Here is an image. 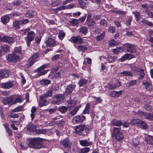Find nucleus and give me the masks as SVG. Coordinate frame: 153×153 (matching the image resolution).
<instances>
[{
    "mask_svg": "<svg viewBox=\"0 0 153 153\" xmlns=\"http://www.w3.org/2000/svg\"><path fill=\"white\" fill-rule=\"evenodd\" d=\"M20 25L19 21L16 20L13 22V26L16 28H19Z\"/></svg>",
    "mask_w": 153,
    "mask_h": 153,
    "instance_id": "53",
    "label": "nucleus"
},
{
    "mask_svg": "<svg viewBox=\"0 0 153 153\" xmlns=\"http://www.w3.org/2000/svg\"><path fill=\"white\" fill-rule=\"evenodd\" d=\"M105 32L103 31L102 33L97 36L96 37L97 40V41H100L102 40L105 36Z\"/></svg>",
    "mask_w": 153,
    "mask_h": 153,
    "instance_id": "38",
    "label": "nucleus"
},
{
    "mask_svg": "<svg viewBox=\"0 0 153 153\" xmlns=\"http://www.w3.org/2000/svg\"><path fill=\"white\" fill-rule=\"evenodd\" d=\"M88 82V80L84 79H81L78 82V84L79 87H82L84 85H86Z\"/></svg>",
    "mask_w": 153,
    "mask_h": 153,
    "instance_id": "30",
    "label": "nucleus"
},
{
    "mask_svg": "<svg viewBox=\"0 0 153 153\" xmlns=\"http://www.w3.org/2000/svg\"><path fill=\"white\" fill-rule=\"evenodd\" d=\"M123 49L125 51L133 53H135L136 54V55H133L131 54H126L121 58L119 59L118 60L119 62H122L127 59H130L139 54V53L138 52H136V49L134 46L132 45L129 43L125 44L124 45Z\"/></svg>",
    "mask_w": 153,
    "mask_h": 153,
    "instance_id": "1",
    "label": "nucleus"
},
{
    "mask_svg": "<svg viewBox=\"0 0 153 153\" xmlns=\"http://www.w3.org/2000/svg\"><path fill=\"white\" fill-rule=\"evenodd\" d=\"M122 93V91H113L110 93L109 95L113 97H118Z\"/></svg>",
    "mask_w": 153,
    "mask_h": 153,
    "instance_id": "20",
    "label": "nucleus"
},
{
    "mask_svg": "<svg viewBox=\"0 0 153 153\" xmlns=\"http://www.w3.org/2000/svg\"><path fill=\"white\" fill-rule=\"evenodd\" d=\"M34 14L31 11H29L26 14V16L30 18H32L33 17Z\"/></svg>",
    "mask_w": 153,
    "mask_h": 153,
    "instance_id": "62",
    "label": "nucleus"
},
{
    "mask_svg": "<svg viewBox=\"0 0 153 153\" xmlns=\"http://www.w3.org/2000/svg\"><path fill=\"white\" fill-rule=\"evenodd\" d=\"M23 109V107L22 106H19L13 109L12 111L14 112H18L22 111Z\"/></svg>",
    "mask_w": 153,
    "mask_h": 153,
    "instance_id": "48",
    "label": "nucleus"
},
{
    "mask_svg": "<svg viewBox=\"0 0 153 153\" xmlns=\"http://www.w3.org/2000/svg\"><path fill=\"white\" fill-rule=\"evenodd\" d=\"M85 131L86 133H87L88 132V131L91 130L92 128V126L91 125H87L86 126L85 125Z\"/></svg>",
    "mask_w": 153,
    "mask_h": 153,
    "instance_id": "59",
    "label": "nucleus"
},
{
    "mask_svg": "<svg viewBox=\"0 0 153 153\" xmlns=\"http://www.w3.org/2000/svg\"><path fill=\"white\" fill-rule=\"evenodd\" d=\"M138 71L140 72L139 79H142L144 76V73L143 70L140 69H139Z\"/></svg>",
    "mask_w": 153,
    "mask_h": 153,
    "instance_id": "43",
    "label": "nucleus"
},
{
    "mask_svg": "<svg viewBox=\"0 0 153 153\" xmlns=\"http://www.w3.org/2000/svg\"><path fill=\"white\" fill-rule=\"evenodd\" d=\"M90 108V105L89 103H88L86 105L85 108L83 111L84 114H88L89 112V109Z\"/></svg>",
    "mask_w": 153,
    "mask_h": 153,
    "instance_id": "49",
    "label": "nucleus"
},
{
    "mask_svg": "<svg viewBox=\"0 0 153 153\" xmlns=\"http://www.w3.org/2000/svg\"><path fill=\"white\" fill-rule=\"evenodd\" d=\"M61 143L65 148L69 147L71 145V143L70 142L69 139L67 138L61 141Z\"/></svg>",
    "mask_w": 153,
    "mask_h": 153,
    "instance_id": "18",
    "label": "nucleus"
},
{
    "mask_svg": "<svg viewBox=\"0 0 153 153\" xmlns=\"http://www.w3.org/2000/svg\"><path fill=\"white\" fill-rule=\"evenodd\" d=\"M46 67V66L45 65H43L38 68L37 69V71H38V75L39 76H40L46 74L47 72V71L44 70V69Z\"/></svg>",
    "mask_w": 153,
    "mask_h": 153,
    "instance_id": "16",
    "label": "nucleus"
},
{
    "mask_svg": "<svg viewBox=\"0 0 153 153\" xmlns=\"http://www.w3.org/2000/svg\"><path fill=\"white\" fill-rule=\"evenodd\" d=\"M76 86V85L74 84H71L67 86L65 92L66 95H68L71 93L75 88Z\"/></svg>",
    "mask_w": 153,
    "mask_h": 153,
    "instance_id": "13",
    "label": "nucleus"
},
{
    "mask_svg": "<svg viewBox=\"0 0 153 153\" xmlns=\"http://www.w3.org/2000/svg\"><path fill=\"white\" fill-rule=\"evenodd\" d=\"M140 120L138 119L132 120L131 122V123L133 125L137 124L139 125Z\"/></svg>",
    "mask_w": 153,
    "mask_h": 153,
    "instance_id": "51",
    "label": "nucleus"
},
{
    "mask_svg": "<svg viewBox=\"0 0 153 153\" xmlns=\"http://www.w3.org/2000/svg\"><path fill=\"white\" fill-rule=\"evenodd\" d=\"M79 108L78 107H75L70 112V114L72 115H75L77 111L79 109Z\"/></svg>",
    "mask_w": 153,
    "mask_h": 153,
    "instance_id": "55",
    "label": "nucleus"
},
{
    "mask_svg": "<svg viewBox=\"0 0 153 153\" xmlns=\"http://www.w3.org/2000/svg\"><path fill=\"white\" fill-rule=\"evenodd\" d=\"M87 23L88 24V27L90 28H92L93 26L95 24V22L92 19L88 22H87Z\"/></svg>",
    "mask_w": 153,
    "mask_h": 153,
    "instance_id": "50",
    "label": "nucleus"
},
{
    "mask_svg": "<svg viewBox=\"0 0 153 153\" xmlns=\"http://www.w3.org/2000/svg\"><path fill=\"white\" fill-rule=\"evenodd\" d=\"M78 49L79 50L83 51L86 50L88 48L84 45H79L78 46Z\"/></svg>",
    "mask_w": 153,
    "mask_h": 153,
    "instance_id": "58",
    "label": "nucleus"
},
{
    "mask_svg": "<svg viewBox=\"0 0 153 153\" xmlns=\"http://www.w3.org/2000/svg\"><path fill=\"white\" fill-rule=\"evenodd\" d=\"M85 125H81L76 127L75 129V132L76 134H79V135H85L83 133L85 131Z\"/></svg>",
    "mask_w": 153,
    "mask_h": 153,
    "instance_id": "10",
    "label": "nucleus"
},
{
    "mask_svg": "<svg viewBox=\"0 0 153 153\" xmlns=\"http://www.w3.org/2000/svg\"><path fill=\"white\" fill-rule=\"evenodd\" d=\"M36 110V108L35 106H33L31 110V113L30 114V116L32 120H33L35 115V112Z\"/></svg>",
    "mask_w": 153,
    "mask_h": 153,
    "instance_id": "35",
    "label": "nucleus"
},
{
    "mask_svg": "<svg viewBox=\"0 0 153 153\" xmlns=\"http://www.w3.org/2000/svg\"><path fill=\"white\" fill-rule=\"evenodd\" d=\"M1 49L5 52L7 53L10 51L9 46L7 45H4L1 46Z\"/></svg>",
    "mask_w": 153,
    "mask_h": 153,
    "instance_id": "37",
    "label": "nucleus"
},
{
    "mask_svg": "<svg viewBox=\"0 0 153 153\" xmlns=\"http://www.w3.org/2000/svg\"><path fill=\"white\" fill-rule=\"evenodd\" d=\"M112 136L118 141L122 140L123 138V134L120 128L114 127L113 129Z\"/></svg>",
    "mask_w": 153,
    "mask_h": 153,
    "instance_id": "4",
    "label": "nucleus"
},
{
    "mask_svg": "<svg viewBox=\"0 0 153 153\" xmlns=\"http://www.w3.org/2000/svg\"><path fill=\"white\" fill-rule=\"evenodd\" d=\"M80 144L83 146H88L90 145L91 143L90 142H88L86 140H82L79 141Z\"/></svg>",
    "mask_w": 153,
    "mask_h": 153,
    "instance_id": "25",
    "label": "nucleus"
},
{
    "mask_svg": "<svg viewBox=\"0 0 153 153\" xmlns=\"http://www.w3.org/2000/svg\"><path fill=\"white\" fill-rule=\"evenodd\" d=\"M90 149L88 147H85L79 149L78 152L79 153H87L88 152Z\"/></svg>",
    "mask_w": 153,
    "mask_h": 153,
    "instance_id": "31",
    "label": "nucleus"
},
{
    "mask_svg": "<svg viewBox=\"0 0 153 153\" xmlns=\"http://www.w3.org/2000/svg\"><path fill=\"white\" fill-rule=\"evenodd\" d=\"M138 126L143 129L146 128L147 127V125L144 122L140 120Z\"/></svg>",
    "mask_w": 153,
    "mask_h": 153,
    "instance_id": "40",
    "label": "nucleus"
},
{
    "mask_svg": "<svg viewBox=\"0 0 153 153\" xmlns=\"http://www.w3.org/2000/svg\"><path fill=\"white\" fill-rule=\"evenodd\" d=\"M39 54L36 53L33 54L31 57L28 59L27 62V67L29 68L32 65L36 62L39 59Z\"/></svg>",
    "mask_w": 153,
    "mask_h": 153,
    "instance_id": "5",
    "label": "nucleus"
},
{
    "mask_svg": "<svg viewBox=\"0 0 153 153\" xmlns=\"http://www.w3.org/2000/svg\"><path fill=\"white\" fill-rule=\"evenodd\" d=\"M145 117L147 119L153 120V114H146Z\"/></svg>",
    "mask_w": 153,
    "mask_h": 153,
    "instance_id": "54",
    "label": "nucleus"
},
{
    "mask_svg": "<svg viewBox=\"0 0 153 153\" xmlns=\"http://www.w3.org/2000/svg\"><path fill=\"white\" fill-rule=\"evenodd\" d=\"M29 30L30 29L29 28H28L27 29L21 30V33L23 35H25L27 34V33H28Z\"/></svg>",
    "mask_w": 153,
    "mask_h": 153,
    "instance_id": "64",
    "label": "nucleus"
},
{
    "mask_svg": "<svg viewBox=\"0 0 153 153\" xmlns=\"http://www.w3.org/2000/svg\"><path fill=\"white\" fill-rule=\"evenodd\" d=\"M67 107L68 108H71L74 106L76 103V101L69 100L67 102Z\"/></svg>",
    "mask_w": 153,
    "mask_h": 153,
    "instance_id": "23",
    "label": "nucleus"
},
{
    "mask_svg": "<svg viewBox=\"0 0 153 153\" xmlns=\"http://www.w3.org/2000/svg\"><path fill=\"white\" fill-rule=\"evenodd\" d=\"M121 76H133V74L131 73V71H124L122 72L121 73Z\"/></svg>",
    "mask_w": 153,
    "mask_h": 153,
    "instance_id": "33",
    "label": "nucleus"
},
{
    "mask_svg": "<svg viewBox=\"0 0 153 153\" xmlns=\"http://www.w3.org/2000/svg\"><path fill=\"white\" fill-rule=\"evenodd\" d=\"M59 110L62 113H65L67 111V108L66 106H62L59 108Z\"/></svg>",
    "mask_w": 153,
    "mask_h": 153,
    "instance_id": "46",
    "label": "nucleus"
},
{
    "mask_svg": "<svg viewBox=\"0 0 153 153\" xmlns=\"http://www.w3.org/2000/svg\"><path fill=\"white\" fill-rule=\"evenodd\" d=\"M106 88L109 89H113L116 88V87L114 86L113 85H111L110 84H108L105 86Z\"/></svg>",
    "mask_w": 153,
    "mask_h": 153,
    "instance_id": "60",
    "label": "nucleus"
},
{
    "mask_svg": "<svg viewBox=\"0 0 153 153\" xmlns=\"http://www.w3.org/2000/svg\"><path fill=\"white\" fill-rule=\"evenodd\" d=\"M61 116L57 114V115L56 117L53 118L51 120V124H50V126H52L54 125L56 123L54 121L56 120L59 119L60 118Z\"/></svg>",
    "mask_w": 153,
    "mask_h": 153,
    "instance_id": "39",
    "label": "nucleus"
},
{
    "mask_svg": "<svg viewBox=\"0 0 153 153\" xmlns=\"http://www.w3.org/2000/svg\"><path fill=\"white\" fill-rule=\"evenodd\" d=\"M85 120V117L82 115L75 116L72 119V121L73 123H76L83 122Z\"/></svg>",
    "mask_w": 153,
    "mask_h": 153,
    "instance_id": "8",
    "label": "nucleus"
},
{
    "mask_svg": "<svg viewBox=\"0 0 153 153\" xmlns=\"http://www.w3.org/2000/svg\"><path fill=\"white\" fill-rule=\"evenodd\" d=\"M35 36V33L33 31H31L28 33L27 36L25 39L27 46H30V42L34 39Z\"/></svg>",
    "mask_w": 153,
    "mask_h": 153,
    "instance_id": "7",
    "label": "nucleus"
},
{
    "mask_svg": "<svg viewBox=\"0 0 153 153\" xmlns=\"http://www.w3.org/2000/svg\"><path fill=\"white\" fill-rule=\"evenodd\" d=\"M20 144L22 148L23 149H27L29 146V144L28 145L25 142H22Z\"/></svg>",
    "mask_w": 153,
    "mask_h": 153,
    "instance_id": "52",
    "label": "nucleus"
},
{
    "mask_svg": "<svg viewBox=\"0 0 153 153\" xmlns=\"http://www.w3.org/2000/svg\"><path fill=\"white\" fill-rule=\"evenodd\" d=\"M10 19V17L7 15L2 16L1 18L2 22L4 24L7 23L9 22Z\"/></svg>",
    "mask_w": 153,
    "mask_h": 153,
    "instance_id": "26",
    "label": "nucleus"
},
{
    "mask_svg": "<svg viewBox=\"0 0 153 153\" xmlns=\"http://www.w3.org/2000/svg\"><path fill=\"white\" fill-rule=\"evenodd\" d=\"M46 43L47 47H53L58 44L54 39L51 38L48 39Z\"/></svg>",
    "mask_w": 153,
    "mask_h": 153,
    "instance_id": "14",
    "label": "nucleus"
},
{
    "mask_svg": "<svg viewBox=\"0 0 153 153\" xmlns=\"http://www.w3.org/2000/svg\"><path fill=\"white\" fill-rule=\"evenodd\" d=\"M14 97L5 98L3 100V103L5 105H12L15 104Z\"/></svg>",
    "mask_w": 153,
    "mask_h": 153,
    "instance_id": "11",
    "label": "nucleus"
},
{
    "mask_svg": "<svg viewBox=\"0 0 153 153\" xmlns=\"http://www.w3.org/2000/svg\"><path fill=\"white\" fill-rule=\"evenodd\" d=\"M52 94V91H48L45 94L41 96V98L44 97L45 98L51 97Z\"/></svg>",
    "mask_w": 153,
    "mask_h": 153,
    "instance_id": "36",
    "label": "nucleus"
},
{
    "mask_svg": "<svg viewBox=\"0 0 153 153\" xmlns=\"http://www.w3.org/2000/svg\"><path fill=\"white\" fill-rule=\"evenodd\" d=\"M131 68L134 72H138L140 69L139 67L135 64H131L130 66Z\"/></svg>",
    "mask_w": 153,
    "mask_h": 153,
    "instance_id": "29",
    "label": "nucleus"
},
{
    "mask_svg": "<svg viewBox=\"0 0 153 153\" xmlns=\"http://www.w3.org/2000/svg\"><path fill=\"white\" fill-rule=\"evenodd\" d=\"M41 84L42 85H47L51 83V81L48 79H43L40 81Z\"/></svg>",
    "mask_w": 153,
    "mask_h": 153,
    "instance_id": "45",
    "label": "nucleus"
},
{
    "mask_svg": "<svg viewBox=\"0 0 153 153\" xmlns=\"http://www.w3.org/2000/svg\"><path fill=\"white\" fill-rule=\"evenodd\" d=\"M29 146L36 149H39L42 146V140L40 138L33 139L29 143Z\"/></svg>",
    "mask_w": 153,
    "mask_h": 153,
    "instance_id": "3",
    "label": "nucleus"
},
{
    "mask_svg": "<svg viewBox=\"0 0 153 153\" xmlns=\"http://www.w3.org/2000/svg\"><path fill=\"white\" fill-rule=\"evenodd\" d=\"M45 97H43L41 98V96L40 97V100L39 101V105L40 107L47 105L48 103V102L45 99Z\"/></svg>",
    "mask_w": 153,
    "mask_h": 153,
    "instance_id": "19",
    "label": "nucleus"
},
{
    "mask_svg": "<svg viewBox=\"0 0 153 153\" xmlns=\"http://www.w3.org/2000/svg\"><path fill=\"white\" fill-rule=\"evenodd\" d=\"M65 33L62 30H60L59 33L58 37L61 40H62L65 36Z\"/></svg>",
    "mask_w": 153,
    "mask_h": 153,
    "instance_id": "42",
    "label": "nucleus"
},
{
    "mask_svg": "<svg viewBox=\"0 0 153 153\" xmlns=\"http://www.w3.org/2000/svg\"><path fill=\"white\" fill-rule=\"evenodd\" d=\"M2 40L3 42L7 43L9 44L13 43L14 42V39L12 37L5 36L3 37Z\"/></svg>",
    "mask_w": 153,
    "mask_h": 153,
    "instance_id": "17",
    "label": "nucleus"
},
{
    "mask_svg": "<svg viewBox=\"0 0 153 153\" xmlns=\"http://www.w3.org/2000/svg\"><path fill=\"white\" fill-rule=\"evenodd\" d=\"M15 83L14 81L10 80L8 82H4L1 84V87L5 89H9L12 88Z\"/></svg>",
    "mask_w": 153,
    "mask_h": 153,
    "instance_id": "9",
    "label": "nucleus"
},
{
    "mask_svg": "<svg viewBox=\"0 0 153 153\" xmlns=\"http://www.w3.org/2000/svg\"><path fill=\"white\" fill-rule=\"evenodd\" d=\"M116 58L112 55H108L107 58V61L109 63H112L114 62Z\"/></svg>",
    "mask_w": 153,
    "mask_h": 153,
    "instance_id": "27",
    "label": "nucleus"
},
{
    "mask_svg": "<svg viewBox=\"0 0 153 153\" xmlns=\"http://www.w3.org/2000/svg\"><path fill=\"white\" fill-rule=\"evenodd\" d=\"M145 141L149 144H153V137L147 136L145 139Z\"/></svg>",
    "mask_w": 153,
    "mask_h": 153,
    "instance_id": "28",
    "label": "nucleus"
},
{
    "mask_svg": "<svg viewBox=\"0 0 153 153\" xmlns=\"http://www.w3.org/2000/svg\"><path fill=\"white\" fill-rule=\"evenodd\" d=\"M132 13L135 16V18L137 20H138L140 17V14L139 12L134 11L132 12Z\"/></svg>",
    "mask_w": 153,
    "mask_h": 153,
    "instance_id": "56",
    "label": "nucleus"
},
{
    "mask_svg": "<svg viewBox=\"0 0 153 153\" xmlns=\"http://www.w3.org/2000/svg\"><path fill=\"white\" fill-rule=\"evenodd\" d=\"M79 31L80 33L85 34L87 32V28L85 27H82L80 29Z\"/></svg>",
    "mask_w": 153,
    "mask_h": 153,
    "instance_id": "47",
    "label": "nucleus"
},
{
    "mask_svg": "<svg viewBox=\"0 0 153 153\" xmlns=\"http://www.w3.org/2000/svg\"><path fill=\"white\" fill-rule=\"evenodd\" d=\"M65 97L61 94H58L53 97L52 103L56 104H60L63 102Z\"/></svg>",
    "mask_w": 153,
    "mask_h": 153,
    "instance_id": "6",
    "label": "nucleus"
},
{
    "mask_svg": "<svg viewBox=\"0 0 153 153\" xmlns=\"http://www.w3.org/2000/svg\"><path fill=\"white\" fill-rule=\"evenodd\" d=\"M141 22L142 23L147 25H149L150 26H153V24L147 20L143 19L141 21Z\"/></svg>",
    "mask_w": 153,
    "mask_h": 153,
    "instance_id": "44",
    "label": "nucleus"
},
{
    "mask_svg": "<svg viewBox=\"0 0 153 153\" xmlns=\"http://www.w3.org/2000/svg\"><path fill=\"white\" fill-rule=\"evenodd\" d=\"M74 4H70L68 5L60 7L58 8H57L56 9H55L54 10L57 11L59 10H61L67 8L71 9L73 8L74 7Z\"/></svg>",
    "mask_w": 153,
    "mask_h": 153,
    "instance_id": "21",
    "label": "nucleus"
},
{
    "mask_svg": "<svg viewBox=\"0 0 153 153\" xmlns=\"http://www.w3.org/2000/svg\"><path fill=\"white\" fill-rule=\"evenodd\" d=\"M82 1H81L80 0H79L78 6L79 7L84 9L85 7H86L87 2Z\"/></svg>",
    "mask_w": 153,
    "mask_h": 153,
    "instance_id": "34",
    "label": "nucleus"
},
{
    "mask_svg": "<svg viewBox=\"0 0 153 153\" xmlns=\"http://www.w3.org/2000/svg\"><path fill=\"white\" fill-rule=\"evenodd\" d=\"M9 72L7 71L4 70H2L0 73V77L5 78L8 76Z\"/></svg>",
    "mask_w": 153,
    "mask_h": 153,
    "instance_id": "24",
    "label": "nucleus"
},
{
    "mask_svg": "<svg viewBox=\"0 0 153 153\" xmlns=\"http://www.w3.org/2000/svg\"><path fill=\"white\" fill-rule=\"evenodd\" d=\"M20 47L15 48L12 54H8L7 59L8 61L16 62L22 57V53Z\"/></svg>",
    "mask_w": 153,
    "mask_h": 153,
    "instance_id": "2",
    "label": "nucleus"
},
{
    "mask_svg": "<svg viewBox=\"0 0 153 153\" xmlns=\"http://www.w3.org/2000/svg\"><path fill=\"white\" fill-rule=\"evenodd\" d=\"M142 84L147 91H149L152 89V86L148 79L146 80H143Z\"/></svg>",
    "mask_w": 153,
    "mask_h": 153,
    "instance_id": "12",
    "label": "nucleus"
},
{
    "mask_svg": "<svg viewBox=\"0 0 153 153\" xmlns=\"http://www.w3.org/2000/svg\"><path fill=\"white\" fill-rule=\"evenodd\" d=\"M134 103L133 104V106L137 107L139 106L140 102V100H139L138 99L136 98L135 99Z\"/></svg>",
    "mask_w": 153,
    "mask_h": 153,
    "instance_id": "61",
    "label": "nucleus"
},
{
    "mask_svg": "<svg viewBox=\"0 0 153 153\" xmlns=\"http://www.w3.org/2000/svg\"><path fill=\"white\" fill-rule=\"evenodd\" d=\"M117 42L115 41L114 39L111 40L109 42L108 46H112L114 45H117Z\"/></svg>",
    "mask_w": 153,
    "mask_h": 153,
    "instance_id": "57",
    "label": "nucleus"
},
{
    "mask_svg": "<svg viewBox=\"0 0 153 153\" xmlns=\"http://www.w3.org/2000/svg\"><path fill=\"white\" fill-rule=\"evenodd\" d=\"M48 130H45L44 129H39L37 131L36 133L39 134H46L49 131Z\"/></svg>",
    "mask_w": 153,
    "mask_h": 153,
    "instance_id": "41",
    "label": "nucleus"
},
{
    "mask_svg": "<svg viewBox=\"0 0 153 153\" xmlns=\"http://www.w3.org/2000/svg\"><path fill=\"white\" fill-rule=\"evenodd\" d=\"M152 2H150L149 3H146L142 5V7L143 8L147 9L150 7L152 8H153V5L152 4Z\"/></svg>",
    "mask_w": 153,
    "mask_h": 153,
    "instance_id": "32",
    "label": "nucleus"
},
{
    "mask_svg": "<svg viewBox=\"0 0 153 153\" xmlns=\"http://www.w3.org/2000/svg\"><path fill=\"white\" fill-rule=\"evenodd\" d=\"M111 123L112 125L116 126H120L123 125V123L120 121L117 120L115 119L112 120Z\"/></svg>",
    "mask_w": 153,
    "mask_h": 153,
    "instance_id": "22",
    "label": "nucleus"
},
{
    "mask_svg": "<svg viewBox=\"0 0 153 153\" xmlns=\"http://www.w3.org/2000/svg\"><path fill=\"white\" fill-rule=\"evenodd\" d=\"M113 13H116L117 14H119L120 15H125L126 13V12L120 10H117L115 11H114Z\"/></svg>",
    "mask_w": 153,
    "mask_h": 153,
    "instance_id": "63",
    "label": "nucleus"
},
{
    "mask_svg": "<svg viewBox=\"0 0 153 153\" xmlns=\"http://www.w3.org/2000/svg\"><path fill=\"white\" fill-rule=\"evenodd\" d=\"M70 40L72 42L76 44H81L82 42V38L79 36H73L71 37Z\"/></svg>",
    "mask_w": 153,
    "mask_h": 153,
    "instance_id": "15",
    "label": "nucleus"
}]
</instances>
